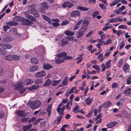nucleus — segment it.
Returning <instances> with one entry per match:
<instances>
[{"label": "nucleus", "instance_id": "nucleus-21", "mask_svg": "<svg viewBox=\"0 0 131 131\" xmlns=\"http://www.w3.org/2000/svg\"><path fill=\"white\" fill-rule=\"evenodd\" d=\"M77 88L76 87H73L69 90V94L71 93H78V91L77 90Z\"/></svg>", "mask_w": 131, "mask_h": 131}, {"label": "nucleus", "instance_id": "nucleus-63", "mask_svg": "<svg viewBox=\"0 0 131 131\" xmlns=\"http://www.w3.org/2000/svg\"><path fill=\"white\" fill-rule=\"evenodd\" d=\"M123 62V61L122 60H120L119 61L118 63L117 64V66L119 67H120L122 64Z\"/></svg>", "mask_w": 131, "mask_h": 131}, {"label": "nucleus", "instance_id": "nucleus-4", "mask_svg": "<svg viewBox=\"0 0 131 131\" xmlns=\"http://www.w3.org/2000/svg\"><path fill=\"white\" fill-rule=\"evenodd\" d=\"M89 24V21L88 20L86 19L82 21V25L81 28V29L86 31Z\"/></svg>", "mask_w": 131, "mask_h": 131}, {"label": "nucleus", "instance_id": "nucleus-44", "mask_svg": "<svg viewBox=\"0 0 131 131\" xmlns=\"http://www.w3.org/2000/svg\"><path fill=\"white\" fill-rule=\"evenodd\" d=\"M61 81L60 80H54L52 84V85L53 86H54L57 85Z\"/></svg>", "mask_w": 131, "mask_h": 131}, {"label": "nucleus", "instance_id": "nucleus-15", "mask_svg": "<svg viewBox=\"0 0 131 131\" xmlns=\"http://www.w3.org/2000/svg\"><path fill=\"white\" fill-rule=\"evenodd\" d=\"M77 9L83 11L84 12L88 11L90 9V8H88L80 6H78L77 7Z\"/></svg>", "mask_w": 131, "mask_h": 131}, {"label": "nucleus", "instance_id": "nucleus-53", "mask_svg": "<svg viewBox=\"0 0 131 131\" xmlns=\"http://www.w3.org/2000/svg\"><path fill=\"white\" fill-rule=\"evenodd\" d=\"M101 67L102 68V72H103L105 71L106 68L105 66L104 63H103L101 66Z\"/></svg>", "mask_w": 131, "mask_h": 131}, {"label": "nucleus", "instance_id": "nucleus-29", "mask_svg": "<svg viewBox=\"0 0 131 131\" xmlns=\"http://www.w3.org/2000/svg\"><path fill=\"white\" fill-rule=\"evenodd\" d=\"M38 68V67L36 66L31 67L29 69V71L31 72H34L37 70Z\"/></svg>", "mask_w": 131, "mask_h": 131}, {"label": "nucleus", "instance_id": "nucleus-22", "mask_svg": "<svg viewBox=\"0 0 131 131\" xmlns=\"http://www.w3.org/2000/svg\"><path fill=\"white\" fill-rule=\"evenodd\" d=\"M52 107L51 105H49L47 109V111L48 113V115L49 116L51 113Z\"/></svg>", "mask_w": 131, "mask_h": 131}, {"label": "nucleus", "instance_id": "nucleus-36", "mask_svg": "<svg viewBox=\"0 0 131 131\" xmlns=\"http://www.w3.org/2000/svg\"><path fill=\"white\" fill-rule=\"evenodd\" d=\"M31 124H30L27 126H24L23 127V129L24 131H26L28 130L29 129L31 128Z\"/></svg>", "mask_w": 131, "mask_h": 131}, {"label": "nucleus", "instance_id": "nucleus-10", "mask_svg": "<svg viewBox=\"0 0 131 131\" xmlns=\"http://www.w3.org/2000/svg\"><path fill=\"white\" fill-rule=\"evenodd\" d=\"M80 13L79 12L78 10H74L71 13L70 15L72 17L78 16H80Z\"/></svg>", "mask_w": 131, "mask_h": 131}, {"label": "nucleus", "instance_id": "nucleus-3", "mask_svg": "<svg viewBox=\"0 0 131 131\" xmlns=\"http://www.w3.org/2000/svg\"><path fill=\"white\" fill-rule=\"evenodd\" d=\"M65 106H63V105H62V103L58 105L57 110L59 114L60 115H62V116L63 115L62 113L65 109Z\"/></svg>", "mask_w": 131, "mask_h": 131}, {"label": "nucleus", "instance_id": "nucleus-43", "mask_svg": "<svg viewBox=\"0 0 131 131\" xmlns=\"http://www.w3.org/2000/svg\"><path fill=\"white\" fill-rule=\"evenodd\" d=\"M21 17L18 16H15L13 19V20L16 21H20L21 20Z\"/></svg>", "mask_w": 131, "mask_h": 131}, {"label": "nucleus", "instance_id": "nucleus-30", "mask_svg": "<svg viewBox=\"0 0 131 131\" xmlns=\"http://www.w3.org/2000/svg\"><path fill=\"white\" fill-rule=\"evenodd\" d=\"M42 16L43 19L47 21L49 24H51V19L49 18L44 15H42Z\"/></svg>", "mask_w": 131, "mask_h": 131}, {"label": "nucleus", "instance_id": "nucleus-55", "mask_svg": "<svg viewBox=\"0 0 131 131\" xmlns=\"http://www.w3.org/2000/svg\"><path fill=\"white\" fill-rule=\"evenodd\" d=\"M36 119V118L35 117H33L30 119L28 120V122L29 123H30L33 122Z\"/></svg>", "mask_w": 131, "mask_h": 131}, {"label": "nucleus", "instance_id": "nucleus-47", "mask_svg": "<svg viewBox=\"0 0 131 131\" xmlns=\"http://www.w3.org/2000/svg\"><path fill=\"white\" fill-rule=\"evenodd\" d=\"M85 103L87 105L90 104L92 101V99H86L85 100Z\"/></svg>", "mask_w": 131, "mask_h": 131}, {"label": "nucleus", "instance_id": "nucleus-13", "mask_svg": "<svg viewBox=\"0 0 131 131\" xmlns=\"http://www.w3.org/2000/svg\"><path fill=\"white\" fill-rule=\"evenodd\" d=\"M73 6V4L70 2H65L62 5V6L63 7H68L70 8L72 7Z\"/></svg>", "mask_w": 131, "mask_h": 131}, {"label": "nucleus", "instance_id": "nucleus-61", "mask_svg": "<svg viewBox=\"0 0 131 131\" xmlns=\"http://www.w3.org/2000/svg\"><path fill=\"white\" fill-rule=\"evenodd\" d=\"M61 42L63 45H65L66 44H67L68 43V41H65L63 39H62L61 40Z\"/></svg>", "mask_w": 131, "mask_h": 131}, {"label": "nucleus", "instance_id": "nucleus-60", "mask_svg": "<svg viewBox=\"0 0 131 131\" xmlns=\"http://www.w3.org/2000/svg\"><path fill=\"white\" fill-rule=\"evenodd\" d=\"M99 14V12L98 11H96L94 12L92 14V16L93 17H95L96 15Z\"/></svg>", "mask_w": 131, "mask_h": 131}, {"label": "nucleus", "instance_id": "nucleus-50", "mask_svg": "<svg viewBox=\"0 0 131 131\" xmlns=\"http://www.w3.org/2000/svg\"><path fill=\"white\" fill-rule=\"evenodd\" d=\"M69 23V20H64L61 23V25L62 26H64L68 24Z\"/></svg>", "mask_w": 131, "mask_h": 131}, {"label": "nucleus", "instance_id": "nucleus-14", "mask_svg": "<svg viewBox=\"0 0 131 131\" xmlns=\"http://www.w3.org/2000/svg\"><path fill=\"white\" fill-rule=\"evenodd\" d=\"M43 69L46 70H49L52 68V66L47 63H44L43 64Z\"/></svg>", "mask_w": 131, "mask_h": 131}, {"label": "nucleus", "instance_id": "nucleus-9", "mask_svg": "<svg viewBox=\"0 0 131 131\" xmlns=\"http://www.w3.org/2000/svg\"><path fill=\"white\" fill-rule=\"evenodd\" d=\"M86 31H84L83 30L81 29V28L79 31L77 33L76 35L77 38H79L81 37L84 34V32Z\"/></svg>", "mask_w": 131, "mask_h": 131}, {"label": "nucleus", "instance_id": "nucleus-25", "mask_svg": "<svg viewBox=\"0 0 131 131\" xmlns=\"http://www.w3.org/2000/svg\"><path fill=\"white\" fill-rule=\"evenodd\" d=\"M39 88V86L37 85H34L28 88V90L32 91V90L37 89Z\"/></svg>", "mask_w": 131, "mask_h": 131}, {"label": "nucleus", "instance_id": "nucleus-32", "mask_svg": "<svg viewBox=\"0 0 131 131\" xmlns=\"http://www.w3.org/2000/svg\"><path fill=\"white\" fill-rule=\"evenodd\" d=\"M64 59H61V58H57L56 60V62L57 64H59L64 61Z\"/></svg>", "mask_w": 131, "mask_h": 131}, {"label": "nucleus", "instance_id": "nucleus-24", "mask_svg": "<svg viewBox=\"0 0 131 131\" xmlns=\"http://www.w3.org/2000/svg\"><path fill=\"white\" fill-rule=\"evenodd\" d=\"M102 105L103 106H105V108H107L111 105L112 103L108 101Z\"/></svg>", "mask_w": 131, "mask_h": 131}, {"label": "nucleus", "instance_id": "nucleus-56", "mask_svg": "<svg viewBox=\"0 0 131 131\" xmlns=\"http://www.w3.org/2000/svg\"><path fill=\"white\" fill-rule=\"evenodd\" d=\"M34 16L36 18H38L39 16V14L38 11H37L35 14H33Z\"/></svg>", "mask_w": 131, "mask_h": 131}, {"label": "nucleus", "instance_id": "nucleus-35", "mask_svg": "<svg viewBox=\"0 0 131 131\" xmlns=\"http://www.w3.org/2000/svg\"><path fill=\"white\" fill-rule=\"evenodd\" d=\"M30 61L31 63L35 64H37L38 62V59L34 58H31Z\"/></svg>", "mask_w": 131, "mask_h": 131}, {"label": "nucleus", "instance_id": "nucleus-41", "mask_svg": "<svg viewBox=\"0 0 131 131\" xmlns=\"http://www.w3.org/2000/svg\"><path fill=\"white\" fill-rule=\"evenodd\" d=\"M83 55H81L80 56H79V57L77 58L76 59L78 60V61L77 62V63H79L82 60L83 58L82 56Z\"/></svg>", "mask_w": 131, "mask_h": 131}, {"label": "nucleus", "instance_id": "nucleus-34", "mask_svg": "<svg viewBox=\"0 0 131 131\" xmlns=\"http://www.w3.org/2000/svg\"><path fill=\"white\" fill-rule=\"evenodd\" d=\"M68 78L67 77H66L64 78V80H63L62 82V83L63 85L64 86H65L68 83V80L67 79Z\"/></svg>", "mask_w": 131, "mask_h": 131}, {"label": "nucleus", "instance_id": "nucleus-18", "mask_svg": "<svg viewBox=\"0 0 131 131\" xmlns=\"http://www.w3.org/2000/svg\"><path fill=\"white\" fill-rule=\"evenodd\" d=\"M33 82V80H31V79H29L26 80L24 81V83L26 85H28L32 83Z\"/></svg>", "mask_w": 131, "mask_h": 131}, {"label": "nucleus", "instance_id": "nucleus-33", "mask_svg": "<svg viewBox=\"0 0 131 131\" xmlns=\"http://www.w3.org/2000/svg\"><path fill=\"white\" fill-rule=\"evenodd\" d=\"M4 59L9 61H11L13 60L12 55H8L5 57Z\"/></svg>", "mask_w": 131, "mask_h": 131}, {"label": "nucleus", "instance_id": "nucleus-6", "mask_svg": "<svg viewBox=\"0 0 131 131\" xmlns=\"http://www.w3.org/2000/svg\"><path fill=\"white\" fill-rule=\"evenodd\" d=\"M46 74V73L45 71H42L35 73V76L36 78L42 77L45 76Z\"/></svg>", "mask_w": 131, "mask_h": 131}, {"label": "nucleus", "instance_id": "nucleus-54", "mask_svg": "<svg viewBox=\"0 0 131 131\" xmlns=\"http://www.w3.org/2000/svg\"><path fill=\"white\" fill-rule=\"evenodd\" d=\"M93 110H91L90 111L88 114L86 115V116L88 117H90L91 116L92 114L93 113Z\"/></svg>", "mask_w": 131, "mask_h": 131}, {"label": "nucleus", "instance_id": "nucleus-28", "mask_svg": "<svg viewBox=\"0 0 131 131\" xmlns=\"http://www.w3.org/2000/svg\"><path fill=\"white\" fill-rule=\"evenodd\" d=\"M82 20V19L77 22L76 25L74 26V30L77 29L79 27L81 23Z\"/></svg>", "mask_w": 131, "mask_h": 131}, {"label": "nucleus", "instance_id": "nucleus-17", "mask_svg": "<svg viewBox=\"0 0 131 131\" xmlns=\"http://www.w3.org/2000/svg\"><path fill=\"white\" fill-rule=\"evenodd\" d=\"M67 55V53L65 52H62L58 54L57 55V57L59 58H61L62 57L63 58V59H64L65 56H66Z\"/></svg>", "mask_w": 131, "mask_h": 131}, {"label": "nucleus", "instance_id": "nucleus-49", "mask_svg": "<svg viewBox=\"0 0 131 131\" xmlns=\"http://www.w3.org/2000/svg\"><path fill=\"white\" fill-rule=\"evenodd\" d=\"M125 42L124 41H122L120 43L119 45V49H122L125 46Z\"/></svg>", "mask_w": 131, "mask_h": 131}, {"label": "nucleus", "instance_id": "nucleus-45", "mask_svg": "<svg viewBox=\"0 0 131 131\" xmlns=\"http://www.w3.org/2000/svg\"><path fill=\"white\" fill-rule=\"evenodd\" d=\"M117 21V18H111V19H110L108 21V22L109 23H114L115 22H116Z\"/></svg>", "mask_w": 131, "mask_h": 131}, {"label": "nucleus", "instance_id": "nucleus-16", "mask_svg": "<svg viewBox=\"0 0 131 131\" xmlns=\"http://www.w3.org/2000/svg\"><path fill=\"white\" fill-rule=\"evenodd\" d=\"M26 17L30 20H32V21L35 22L36 21V19L33 16L31 15L28 14H25Z\"/></svg>", "mask_w": 131, "mask_h": 131}, {"label": "nucleus", "instance_id": "nucleus-2", "mask_svg": "<svg viewBox=\"0 0 131 131\" xmlns=\"http://www.w3.org/2000/svg\"><path fill=\"white\" fill-rule=\"evenodd\" d=\"M23 84L22 83H18L14 85V89H17L19 92L21 94L24 92L26 89L25 88H23Z\"/></svg>", "mask_w": 131, "mask_h": 131}, {"label": "nucleus", "instance_id": "nucleus-38", "mask_svg": "<svg viewBox=\"0 0 131 131\" xmlns=\"http://www.w3.org/2000/svg\"><path fill=\"white\" fill-rule=\"evenodd\" d=\"M11 39L9 37H5L3 39L2 41L4 42H7L11 41Z\"/></svg>", "mask_w": 131, "mask_h": 131}, {"label": "nucleus", "instance_id": "nucleus-59", "mask_svg": "<svg viewBox=\"0 0 131 131\" xmlns=\"http://www.w3.org/2000/svg\"><path fill=\"white\" fill-rule=\"evenodd\" d=\"M118 28L121 29H126L127 28V27L126 26L124 25H121L118 26Z\"/></svg>", "mask_w": 131, "mask_h": 131}, {"label": "nucleus", "instance_id": "nucleus-48", "mask_svg": "<svg viewBox=\"0 0 131 131\" xmlns=\"http://www.w3.org/2000/svg\"><path fill=\"white\" fill-rule=\"evenodd\" d=\"M99 6L100 7L101 9H104V11L106 10V6L104 4H101L99 5Z\"/></svg>", "mask_w": 131, "mask_h": 131}, {"label": "nucleus", "instance_id": "nucleus-46", "mask_svg": "<svg viewBox=\"0 0 131 131\" xmlns=\"http://www.w3.org/2000/svg\"><path fill=\"white\" fill-rule=\"evenodd\" d=\"M13 59L14 60H18L20 59V57L17 55H12Z\"/></svg>", "mask_w": 131, "mask_h": 131}, {"label": "nucleus", "instance_id": "nucleus-20", "mask_svg": "<svg viewBox=\"0 0 131 131\" xmlns=\"http://www.w3.org/2000/svg\"><path fill=\"white\" fill-rule=\"evenodd\" d=\"M126 95H128L131 94V88L126 89L123 92Z\"/></svg>", "mask_w": 131, "mask_h": 131}, {"label": "nucleus", "instance_id": "nucleus-11", "mask_svg": "<svg viewBox=\"0 0 131 131\" xmlns=\"http://www.w3.org/2000/svg\"><path fill=\"white\" fill-rule=\"evenodd\" d=\"M36 5H32L31 6L30 9L29 10V12L30 14H34L38 10L34 8V6Z\"/></svg>", "mask_w": 131, "mask_h": 131}, {"label": "nucleus", "instance_id": "nucleus-26", "mask_svg": "<svg viewBox=\"0 0 131 131\" xmlns=\"http://www.w3.org/2000/svg\"><path fill=\"white\" fill-rule=\"evenodd\" d=\"M52 82V80H51L48 79L46 81L45 84H43V86L44 87L48 86L51 84Z\"/></svg>", "mask_w": 131, "mask_h": 131}, {"label": "nucleus", "instance_id": "nucleus-51", "mask_svg": "<svg viewBox=\"0 0 131 131\" xmlns=\"http://www.w3.org/2000/svg\"><path fill=\"white\" fill-rule=\"evenodd\" d=\"M112 40L111 39H109L105 42H104V45H107L110 44Z\"/></svg>", "mask_w": 131, "mask_h": 131}, {"label": "nucleus", "instance_id": "nucleus-12", "mask_svg": "<svg viewBox=\"0 0 131 131\" xmlns=\"http://www.w3.org/2000/svg\"><path fill=\"white\" fill-rule=\"evenodd\" d=\"M117 124L116 122H111L106 125V126L107 128H111Z\"/></svg>", "mask_w": 131, "mask_h": 131}, {"label": "nucleus", "instance_id": "nucleus-27", "mask_svg": "<svg viewBox=\"0 0 131 131\" xmlns=\"http://www.w3.org/2000/svg\"><path fill=\"white\" fill-rule=\"evenodd\" d=\"M64 33L67 36H72L74 34V32H71L70 31H69L67 30H66Z\"/></svg>", "mask_w": 131, "mask_h": 131}, {"label": "nucleus", "instance_id": "nucleus-8", "mask_svg": "<svg viewBox=\"0 0 131 131\" xmlns=\"http://www.w3.org/2000/svg\"><path fill=\"white\" fill-rule=\"evenodd\" d=\"M17 114L19 116L21 117H24L26 116L25 112L22 111H16Z\"/></svg>", "mask_w": 131, "mask_h": 131}, {"label": "nucleus", "instance_id": "nucleus-23", "mask_svg": "<svg viewBox=\"0 0 131 131\" xmlns=\"http://www.w3.org/2000/svg\"><path fill=\"white\" fill-rule=\"evenodd\" d=\"M70 105L71 106H72V100H71L68 102V103L66 105V108L68 111L70 110L71 109Z\"/></svg>", "mask_w": 131, "mask_h": 131}, {"label": "nucleus", "instance_id": "nucleus-40", "mask_svg": "<svg viewBox=\"0 0 131 131\" xmlns=\"http://www.w3.org/2000/svg\"><path fill=\"white\" fill-rule=\"evenodd\" d=\"M10 26L16 25H18V23L17 22L14 21H10L8 22Z\"/></svg>", "mask_w": 131, "mask_h": 131}, {"label": "nucleus", "instance_id": "nucleus-52", "mask_svg": "<svg viewBox=\"0 0 131 131\" xmlns=\"http://www.w3.org/2000/svg\"><path fill=\"white\" fill-rule=\"evenodd\" d=\"M79 108V106L78 105L76 106L73 110V112L75 113L77 112V111H78Z\"/></svg>", "mask_w": 131, "mask_h": 131}, {"label": "nucleus", "instance_id": "nucleus-7", "mask_svg": "<svg viewBox=\"0 0 131 131\" xmlns=\"http://www.w3.org/2000/svg\"><path fill=\"white\" fill-rule=\"evenodd\" d=\"M48 4L47 2L45 1L40 4V7L44 10H46L49 8Z\"/></svg>", "mask_w": 131, "mask_h": 131}, {"label": "nucleus", "instance_id": "nucleus-58", "mask_svg": "<svg viewBox=\"0 0 131 131\" xmlns=\"http://www.w3.org/2000/svg\"><path fill=\"white\" fill-rule=\"evenodd\" d=\"M52 25L55 27L58 26L59 25V23L56 22L52 23Z\"/></svg>", "mask_w": 131, "mask_h": 131}, {"label": "nucleus", "instance_id": "nucleus-5", "mask_svg": "<svg viewBox=\"0 0 131 131\" xmlns=\"http://www.w3.org/2000/svg\"><path fill=\"white\" fill-rule=\"evenodd\" d=\"M0 47L5 49H11L12 46L9 43H0Z\"/></svg>", "mask_w": 131, "mask_h": 131}, {"label": "nucleus", "instance_id": "nucleus-62", "mask_svg": "<svg viewBox=\"0 0 131 131\" xmlns=\"http://www.w3.org/2000/svg\"><path fill=\"white\" fill-rule=\"evenodd\" d=\"M11 31L14 32V33L16 34H17L16 29V28H12L10 30Z\"/></svg>", "mask_w": 131, "mask_h": 131}, {"label": "nucleus", "instance_id": "nucleus-57", "mask_svg": "<svg viewBox=\"0 0 131 131\" xmlns=\"http://www.w3.org/2000/svg\"><path fill=\"white\" fill-rule=\"evenodd\" d=\"M117 86V84L116 82L113 83L112 84V87L113 88H115Z\"/></svg>", "mask_w": 131, "mask_h": 131}, {"label": "nucleus", "instance_id": "nucleus-37", "mask_svg": "<svg viewBox=\"0 0 131 131\" xmlns=\"http://www.w3.org/2000/svg\"><path fill=\"white\" fill-rule=\"evenodd\" d=\"M97 58L98 60L100 61L101 62L103 61L104 60V58L103 55L101 53L97 57Z\"/></svg>", "mask_w": 131, "mask_h": 131}, {"label": "nucleus", "instance_id": "nucleus-39", "mask_svg": "<svg viewBox=\"0 0 131 131\" xmlns=\"http://www.w3.org/2000/svg\"><path fill=\"white\" fill-rule=\"evenodd\" d=\"M129 66L127 64H125L123 67V71L125 72L126 70L128 69L129 68Z\"/></svg>", "mask_w": 131, "mask_h": 131}, {"label": "nucleus", "instance_id": "nucleus-1", "mask_svg": "<svg viewBox=\"0 0 131 131\" xmlns=\"http://www.w3.org/2000/svg\"><path fill=\"white\" fill-rule=\"evenodd\" d=\"M41 103V102L38 100L32 102L29 101L28 102L29 105L31 109L32 110H35L39 107Z\"/></svg>", "mask_w": 131, "mask_h": 131}, {"label": "nucleus", "instance_id": "nucleus-31", "mask_svg": "<svg viewBox=\"0 0 131 131\" xmlns=\"http://www.w3.org/2000/svg\"><path fill=\"white\" fill-rule=\"evenodd\" d=\"M111 61V60H108L106 61L105 63V65L106 68L108 69L111 67V65L110 64Z\"/></svg>", "mask_w": 131, "mask_h": 131}, {"label": "nucleus", "instance_id": "nucleus-64", "mask_svg": "<svg viewBox=\"0 0 131 131\" xmlns=\"http://www.w3.org/2000/svg\"><path fill=\"white\" fill-rule=\"evenodd\" d=\"M92 67L95 70L99 68V66L97 65H93Z\"/></svg>", "mask_w": 131, "mask_h": 131}, {"label": "nucleus", "instance_id": "nucleus-42", "mask_svg": "<svg viewBox=\"0 0 131 131\" xmlns=\"http://www.w3.org/2000/svg\"><path fill=\"white\" fill-rule=\"evenodd\" d=\"M35 82L36 84H38L42 83V79H38L36 80Z\"/></svg>", "mask_w": 131, "mask_h": 131}, {"label": "nucleus", "instance_id": "nucleus-19", "mask_svg": "<svg viewBox=\"0 0 131 131\" xmlns=\"http://www.w3.org/2000/svg\"><path fill=\"white\" fill-rule=\"evenodd\" d=\"M62 115H60L54 121V123L56 125H58L61 121L62 118Z\"/></svg>", "mask_w": 131, "mask_h": 131}]
</instances>
